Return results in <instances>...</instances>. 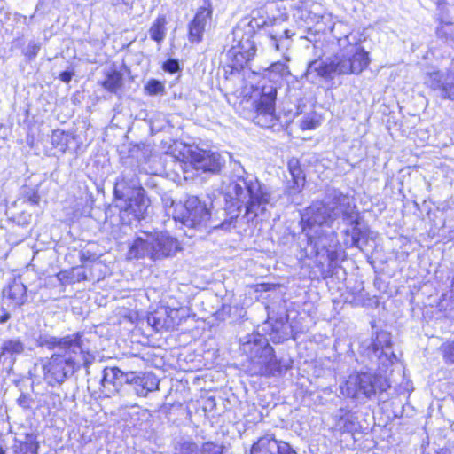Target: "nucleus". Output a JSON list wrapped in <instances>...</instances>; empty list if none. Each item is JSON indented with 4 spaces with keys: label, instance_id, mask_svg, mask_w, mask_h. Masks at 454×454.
Instances as JSON below:
<instances>
[{
    "label": "nucleus",
    "instance_id": "nucleus-13",
    "mask_svg": "<svg viewBox=\"0 0 454 454\" xmlns=\"http://www.w3.org/2000/svg\"><path fill=\"white\" fill-rule=\"evenodd\" d=\"M212 18V8L208 4L207 6H201L198 9L193 20L189 25V39L192 43H199L202 40L203 33L206 27Z\"/></svg>",
    "mask_w": 454,
    "mask_h": 454
},
{
    "label": "nucleus",
    "instance_id": "nucleus-26",
    "mask_svg": "<svg viewBox=\"0 0 454 454\" xmlns=\"http://www.w3.org/2000/svg\"><path fill=\"white\" fill-rule=\"evenodd\" d=\"M391 346V340L385 333H378L375 339L372 341L371 349L373 353H382L385 348Z\"/></svg>",
    "mask_w": 454,
    "mask_h": 454
},
{
    "label": "nucleus",
    "instance_id": "nucleus-39",
    "mask_svg": "<svg viewBox=\"0 0 454 454\" xmlns=\"http://www.w3.org/2000/svg\"><path fill=\"white\" fill-rule=\"evenodd\" d=\"M72 75L73 74L68 72V71H65V72H62L59 75V78L62 82H69L72 79Z\"/></svg>",
    "mask_w": 454,
    "mask_h": 454
},
{
    "label": "nucleus",
    "instance_id": "nucleus-34",
    "mask_svg": "<svg viewBox=\"0 0 454 454\" xmlns=\"http://www.w3.org/2000/svg\"><path fill=\"white\" fill-rule=\"evenodd\" d=\"M163 69L170 74H175L179 70V63L176 59H168L163 64Z\"/></svg>",
    "mask_w": 454,
    "mask_h": 454
},
{
    "label": "nucleus",
    "instance_id": "nucleus-11",
    "mask_svg": "<svg viewBox=\"0 0 454 454\" xmlns=\"http://www.w3.org/2000/svg\"><path fill=\"white\" fill-rule=\"evenodd\" d=\"M256 53L255 43L252 40L251 35H242L236 45H233L228 51V57L233 61L235 68H243Z\"/></svg>",
    "mask_w": 454,
    "mask_h": 454
},
{
    "label": "nucleus",
    "instance_id": "nucleus-18",
    "mask_svg": "<svg viewBox=\"0 0 454 454\" xmlns=\"http://www.w3.org/2000/svg\"><path fill=\"white\" fill-rule=\"evenodd\" d=\"M39 443L35 434H26L24 439L16 441L13 454H37Z\"/></svg>",
    "mask_w": 454,
    "mask_h": 454
},
{
    "label": "nucleus",
    "instance_id": "nucleus-27",
    "mask_svg": "<svg viewBox=\"0 0 454 454\" xmlns=\"http://www.w3.org/2000/svg\"><path fill=\"white\" fill-rule=\"evenodd\" d=\"M294 16L297 22H301L300 26L309 24L310 20H312L310 12L303 8V6L298 7Z\"/></svg>",
    "mask_w": 454,
    "mask_h": 454
},
{
    "label": "nucleus",
    "instance_id": "nucleus-47",
    "mask_svg": "<svg viewBox=\"0 0 454 454\" xmlns=\"http://www.w3.org/2000/svg\"><path fill=\"white\" fill-rule=\"evenodd\" d=\"M319 32H321L320 29H314V34H318Z\"/></svg>",
    "mask_w": 454,
    "mask_h": 454
},
{
    "label": "nucleus",
    "instance_id": "nucleus-48",
    "mask_svg": "<svg viewBox=\"0 0 454 454\" xmlns=\"http://www.w3.org/2000/svg\"><path fill=\"white\" fill-rule=\"evenodd\" d=\"M283 54H284L285 59L289 60V59L286 56V53L284 52Z\"/></svg>",
    "mask_w": 454,
    "mask_h": 454
},
{
    "label": "nucleus",
    "instance_id": "nucleus-41",
    "mask_svg": "<svg viewBox=\"0 0 454 454\" xmlns=\"http://www.w3.org/2000/svg\"><path fill=\"white\" fill-rule=\"evenodd\" d=\"M10 318V314L8 312H4L3 315L0 316V324H4L7 322Z\"/></svg>",
    "mask_w": 454,
    "mask_h": 454
},
{
    "label": "nucleus",
    "instance_id": "nucleus-15",
    "mask_svg": "<svg viewBox=\"0 0 454 454\" xmlns=\"http://www.w3.org/2000/svg\"><path fill=\"white\" fill-rule=\"evenodd\" d=\"M3 294L14 307H20L27 301V287L20 278H15L4 289Z\"/></svg>",
    "mask_w": 454,
    "mask_h": 454
},
{
    "label": "nucleus",
    "instance_id": "nucleus-38",
    "mask_svg": "<svg viewBox=\"0 0 454 454\" xmlns=\"http://www.w3.org/2000/svg\"><path fill=\"white\" fill-rule=\"evenodd\" d=\"M286 69H287V67L286 66V64L281 63V62H276L271 65V70L273 72H278L280 74H284Z\"/></svg>",
    "mask_w": 454,
    "mask_h": 454
},
{
    "label": "nucleus",
    "instance_id": "nucleus-7",
    "mask_svg": "<svg viewBox=\"0 0 454 454\" xmlns=\"http://www.w3.org/2000/svg\"><path fill=\"white\" fill-rule=\"evenodd\" d=\"M371 63L370 54L362 46H357L348 58L334 55L328 61L316 68L317 74L326 79L333 75L360 74L366 70Z\"/></svg>",
    "mask_w": 454,
    "mask_h": 454
},
{
    "label": "nucleus",
    "instance_id": "nucleus-23",
    "mask_svg": "<svg viewBox=\"0 0 454 454\" xmlns=\"http://www.w3.org/2000/svg\"><path fill=\"white\" fill-rule=\"evenodd\" d=\"M314 223H317L319 225L322 224H331L333 222V208L323 205L322 207H318L317 210L314 212Z\"/></svg>",
    "mask_w": 454,
    "mask_h": 454
},
{
    "label": "nucleus",
    "instance_id": "nucleus-40",
    "mask_svg": "<svg viewBox=\"0 0 454 454\" xmlns=\"http://www.w3.org/2000/svg\"><path fill=\"white\" fill-rule=\"evenodd\" d=\"M32 205H37L40 201V196L36 192H33L27 199Z\"/></svg>",
    "mask_w": 454,
    "mask_h": 454
},
{
    "label": "nucleus",
    "instance_id": "nucleus-12",
    "mask_svg": "<svg viewBox=\"0 0 454 454\" xmlns=\"http://www.w3.org/2000/svg\"><path fill=\"white\" fill-rule=\"evenodd\" d=\"M251 454H296L291 446L278 441L273 434L260 437L251 448Z\"/></svg>",
    "mask_w": 454,
    "mask_h": 454
},
{
    "label": "nucleus",
    "instance_id": "nucleus-1",
    "mask_svg": "<svg viewBox=\"0 0 454 454\" xmlns=\"http://www.w3.org/2000/svg\"><path fill=\"white\" fill-rule=\"evenodd\" d=\"M225 200L229 206L227 215L222 222L211 216L210 208L196 196H189L184 206L183 211L178 214L174 212V218L190 228L211 227L230 231L234 228V222L240 213L241 207H246L245 217L247 221H253L266 210V206L270 203L271 195L267 187L254 177H238L231 180L225 188Z\"/></svg>",
    "mask_w": 454,
    "mask_h": 454
},
{
    "label": "nucleus",
    "instance_id": "nucleus-46",
    "mask_svg": "<svg viewBox=\"0 0 454 454\" xmlns=\"http://www.w3.org/2000/svg\"><path fill=\"white\" fill-rule=\"evenodd\" d=\"M0 454H5V451L2 446H0Z\"/></svg>",
    "mask_w": 454,
    "mask_h": 454
},
{
    "label": "nucleus",
    "instance_id": "nucleus-22",
    "mask_svg": "<svg viewBox=\"0 0 454 454\" xmlns=\"http://www.w3.org/2000/svg\"><path fill=\"white\" fill-rule=\"evenodd\" d=\"M102 86L112 93H116L122 86V75L117 71L107 73L106 80L102 82Z\"/></svg>",
    "mask_w": 454,
    "mask_h": 454
},
{
    "label": "nucleus",
    "instance_id": "nucleus-17",
    "mask_svg": "<svg viewBox=\"0 0 454 454\" xmlns=\"http://www.w3.org/2000/svg\"><path fill=\"white\" fill-rule=\"evenodd\" d=\"M294 34H290L288 29L278 30L273 28L268 33L270 46L276 51H287L291 45L290 39Z\"/></svg>",
    "mask_w": 454,
    "mask_h": 454
},
{
    "label": "nucleus",
    "instance_id": "nucleus-33",
    "mask_svg": "<svg viewBox=\"0 0 454 454\" xmlns=\"http://www.w3.org/2000/svg\"><path fill=\"white\" fill-rule=\"evenodd\" d=\"M39 50H40V44L31 42L27 44V46L26 48L25 55L29 59H32L35 58V56L38 54Z\"/></svg>",
    "mask_w": 454,
    "mask_h": 454
},
{
    "label": "nucleus",
    "instance_id": "nucleus-25",
    "mask_svg": "<svg viewBox=\"0 0 454 454\" xmlns=\"http://www.w3.org/2000/svg\"><path fill=\"white\" fill-rule=\"evenodd\" d=\"M439 350L445 364H454V339L444 341Z\"/></svg>",
    "mask_w": 454,
    "mask_h": 454
},
{
    "label": "nucleus",
    "instance_id": "nucleus-21",
    "mask_svg": "<svg viewBox=\"0 0 454 454\" xmlns=\"http://www.w3.org/2000/svg\"><path fill=\"white\" fill-rule=\"evenodd\" d=\"M336 426L340 433H353L356 429V417L350 412L346 411L339 416Z\"/></svg>",
    "mask_w": 454,
    "mask_h": 454
},
{
    "label": "nucleus",
    "instance_id": "nucleus-20",
    "mask_svg": "<svg viewBox=\"0 0 454 454\" xmlns=\"http://www.w3.org/2000/svg\"><path fill=\"white\" fill-rule=\"evenodd\" d=\"M167 19L164 15H159L148 30L150 38L157 43L159 46L161 45L166 37Z\"/></svg>",
    "mask_w": 454,
    "mask_h": 454
},
{
    "label": "nucleus",
    "instance_id": "nucleus-14",
    "mask_svg": "<svg viewBox=\"0 0 454 454\" xmlns=\"http://www.w3.org/2000/svg\"><path fill=\"white\" fill-rule=\"evenodd\" d=\"M122 371L118 367H106L100 380V392L106 397H111L118 392L121 383Z\"/></svg>",
    "mask_w": 454,
    "mask_h": 454
},
{
    "label": "nucleus",
    "instance_id": "nucleus-4",
    "mask_svg": "<svg viewBox=\"0 0 454 454\" xmlns=\"http://www.w3.org/2000/svg\"><path fill=\"white\" fill-rule=\"evenodd\" d=\"M114 195L123 204L121 206L126 212L137 219L145 218L150 205L145 191L136 174L123 172L114 184Z\"/></svg>",
    "mask_w": 454,
    "mask_h": 454
},
{
    "label": "nucleus",
    "instance_id": "nucleus-32",
    "mask_svg": "<svg viewBox=\"0 0 454 454\" xmlns=\"http://www.w3.org/2000/svg\"><path fill=\"white\" fill-rule=\"evenodd\" d=\"M443 99L454 100V83H446L441 87Z\"/></svg>",
    "mask_w": 454,
    "mask_h": 454
},
{
    "label": "nucleus",
    "instance_id": "nucleus-24",
    "mask_svg": "<svg viewBox=\"0 0 454 454\" xmlns=\"http://www.w3.org/2000/svg\"><path fill=\"white\" fill-rule=\"evenodd\" d=\"M352 226L351 230V244L350 247H358L360 244V240L365 237L364 231L359 227L360 222L359 217H356V219L350 222Z\"/></svg>",
    "mask_w": 454,
    "mask_h": 454
},
{
    "label": "nucleus",
    "instance_id": "nucleus-49",
    "mask_svg": "<svg viewBox=\"0 0 454 454\" xmlns=\"http://www.w3.org/2000/svg\"><path fill=\"white\" fill-rule=\"evenodd\" d=\"M344 234H345V235H348V234H349V231H345Z\"/></svg>",
    "mask_w": 454,
    "mask_h": 454
},
{
    "label": "nucleus",
    "instance_id": "nucleus-9",
    "mask_svg": "<svg viewBox=\"0 0 454 454\" xmlns=\"http://www.w3.org/2000/svg\"><path fill=\"white\" fill-rule=\"evenodd\" d=\"M186 317V311L183 308H162L152 313L147 321L158 332L173 331Z\"/></svg>",
    "mask_w": 454,
    "mask_h": 454
},
{
    "label": "nucleus",
    "instance_id": "nucleus-3",
    "mask_svg": "<svg viewBox=\"0 0 454 454\" xmlns=\"http://www.w3.org/2000/svg\"><path fill=\"white\" fill-rule=\"evenodd\" d=\"M240 348L250 359L249 370L253 374L275 375L289 367L287 363L275 358L267 339L259 333H253L240 339Z\"/></svg>",
    "mask_w": 454,
    "mask_h": 454
},
{
    "label": "nucleus",
    "instance_id": "nucleus-35",
    "mask_svg": "<svg viewBox=\"0 0 454 454\" xmlns=\"http://www.w3.org/2000/svg\"><path fill=\"white\" fill-rule=\"evenodd\" d=\"M451 25H452V22H445L441 20L439 21V27L436 28V31H435L436 35L442 39H448L450 37V35H447V33L445 32V27L451 26Z\"/></svg>",
    "mask_w": 454,
    "mask_h": 454
},
{
    "label": "nucleus",
    "instance_id": "nucleus-37",
    "mask_svg": "<svg viewBox=\"0 0 454 454\" xmlns=\"http://www.w3.org/2000/svg\"><path fill=\"white\" fill-rule=\"evenodd\" d=\"M17 403L20 407L29 409L33 403V399L28 395L21 394L17 399Z\"/></svg>",
    "mask_w": 454,
    "mask_h": 454
},
{
    "label": "nucleus",
    "instance_id": "nucleus-5",
    "mask_svg": "<svg viewBox=\"0 0 454 454\" xmlns=\"http://www.w3.org/2000/svg\"><path fill=\"white\" fill-rule=\"evenodd\" d=\"M178 250H180L178 241L168 234L144 232L135 239L130 247L129 256L160 260L174 255Z\"/></svg>",
    "mask_w": 454,
    "mask_h": 454
},
{
    "label": "nucleus",
    "instance_id": "nucleus-30",
    "mask_svg": "<svg viewBox=\"0 0 454 454\" xmlns=\"http://www.w3.org/2000/svg\"><path fill=\"white\" fill-rule=\"evenodd\" d=\"M176 454H200V451L197 444L192 442H184L176 449Z\"/></svg>",
    "mask_w": 454,
    "mask_h": 454
},
{
    "label": "nucleus",
    "instance_id": "nucleus-6",
    "mask_svg": "<svg viewBox=\"0 0 454 454\" xmlns=\"http://www.w3.org/2000/svg\"><path fill=\"white\" fill-rule=\"evenodd\" d=\"M390 387L389 384L379 374L372 372L354 371L341 386V393L348 398L361 397L371 399Z\"/></svg>",
    "mask_w": 454,
    "mask_h": 454
},
{
    "label": "nucleus",
    "instance_id": "nucleus-44",
    "mask_svg": "<svg viewBox=\"0 0 454 454\" xmlns=\"http://www.w3.org/2000/svg\"><path fill=\"white\" fill-rule=\"evenodd\" d=\"M311 67H312V61H310V62H309V63H308V69H307V72H306V74H305V75H306V76H308V74H309V68H310Z\"/></svg>",
    "mask_w": 454,
    "mask_h": 454
},
{
    "label": "nucleus",
    "instance_id": "nucleus-42",
    "mask_svg": "<svg viewBox=\"0 0 454 454\" xmlns=\"http://www.w3.org/2000/svg\"><path fill=\"white\" fill-rule=\"evenodd\" d=\"M135 0H122V3L126 5H132Z\"/></svg>",
    "mask_w": 454,
    "mask_h": 454
},
{
    "label": "nucleus",
    "instance_id": "nucleus-36",
    "mask_svg": "<svg viewBox=\"0 0 454 454\" xmlns=\"http://www.w3.org/2000/svg\"><path fill=\"white\" fill-rule=\"evenodd\" d=\"M139 376H140V373L137 374L133 372H122L121 382L124 381L127 384H130V385L134 386L135 380H137L139 378Z\"/></svg>",
    "mask_w": 454,
    "mask_h": 454
},
{
    "label": "nucleus",
    "instance_id": "nucleus-50",
    "mask_svg": "<svg viewBox=\"0 0 454 454\" xmlns=\"http://www.w3.org/2000/svg\"><path fill=\"white\" fill-rule=\"evenodd\" d=\"M234 34H235V35H236V36H238V35H238V34H239V31H235V32H234Z\"/></svg>",
    "mask_w": 454,
    "mask_h": 454
},
{
    "label": "nucleus",
    "instance_id": "nucleus-43",
    "mask_svg": "<svg viewBox=\"0 0 454 454\" xmlns=\"http://www.w3.org/2000/svg\"><path fill=\"white\" fill-rule=\"evenodd\" d=\"M78 278H79V279H86V275H85V273H84V272H82V273H79V274H78Z\"/></svg>",
    "mask_w": 454,
    "mask_h": 454
},
{
    "label": "nucleus",
    "instance_id": "nucleus-45",
    "mask_svg": "<svg viewBox=\"0 0 454 454\" xmlns=\"http://www.w3.org/2000/svg\"><path fill=\"white\" fill-rule=\"evenodd\" d=\"M286 338H287V333H286V335H285V336H283V337H279V338L278 339V341L279 342L281 340H285V339H286Z\"/></svg>",
    "mask_w": 454,
    "mask_h": 454
},
{
    "label": "nucleus",
    "instance_id": "nucleus-29",
    "mask_svg": "<svg viewBox=\"0 0 454 454\" xmlns=\"http://www.w3.org/2000/svg\"><path fill=\"white\" fill-rule=\"evenodd\" d=\"M199 451L200 454H223V447L208 442L204 443Z\"/></svg>",
    "mask_w": 454,
    "mask_h": 454
},
{
    "label": "nucleus",
    "instance_id": "nucleus-19",
    "mask_svg": "<svg viewBox=\"0 0 454 454\" xmlns=\"http://www.w3.org/2000/svg\"><path fill=\"white\" fill-rule=\"evenodd\" d=\"M24 349V343L18 338L4 340L0 346V360L5 356L20 355Z\"/></svg>",
    "mask_w": 454,
    "mask_h": 454
},
{
    "label": "nucleus",
    "instance_id": "nucleus-10",
    "mask_svg": "<svg viewBox=\"0 0 454 454\" xmlns=\"http://www.w3.org/2000/svg\"><path fill=\"white\" fill-rule=\"evenodd\" d=\"M188 158L194 168L203 172H218L224 162L219 153L200 148L189 150Z\"/></svg>",
    "mask_w": 454,
    "mask_h": 454
},
{
    "label": "nucleus",
    "instance_id": "nucleus-31",
    "mask_svg": "<svg viewBox=\"0 0 454 454\" xmlns=\"http://www.w3.org/2000/svg\"><path fill=\"white\" fill-rule=\"evenodd\" d=\"M299 129L301 131L300 137L301 139H308V137L303 133L312 129V117L308 116L302 121H301Z\"/></svg>",
    "mask_w": 454,
    "mask_h": 454
},
{
    "label": "nucleus",
    "instance_id": "nucleus-8",
    "mask_svg": "<svg viewBox=\"0 0 454 454\" xmlns=\"http://www.w3.org/2000/svg\"><path fill=\"white\" fill-rule=\"evenodd\" d=\"M277 85L271 81H265L262 85L261 96L255 105L254 121L262 128H271L277 121L275 100Z\"/></svg>",
    "mask_w": 454,
    "mask_h": 454
},
{
    "label": "nucleus",
    "instance_id": "nucleus-2",
    "mask_svg": "<svg viewBox=\"0 0 454 454\" xmlns=\"http://www.w3.org/2000/svg\"><path fill=\"white\" fill-rule=\"evenodd\" d=\"M39 345L55 350L43 364L44 381L51 387L61 385L82 366L88 368L95 357L85 350L82 334L75 333L61 338L40 336Z\"/></svg>",
    "mask_w": 454,
    "mask_h": 454
},
{
    "label": "nucleus",
    "instance_id": "nucleus-16",
    "mask_svg": "<svg viewBox=\"0 0 454 454\" xmlns=\"http://www.w3.org/2000/svg\"><path fill=\"white\" fill-rule=\"evenodd\" d=\"M159 380L149 372H140V376L135 380L133 389L139 396H146L150 392L157 390Z\"/></svg>",
    "mask_w": 454,
    "mask_h": 454
},
{
    "label": "nucleus",
    "instance_id": "nucleus-28",
    "mask_svg": "<svg viewBox=\"0 0 454 454\" xmlns=\"http://www.w3.org/2000/svg\"><path fill=\"white\" fill-rule=\"evenodd\" d=\"M164 85L157 80L149 81L145 86V90L149 95L161 94L164 92Z\"/></svg>",
    "mask_w": 454,
    "mask_h": 454
}]
</instances>
